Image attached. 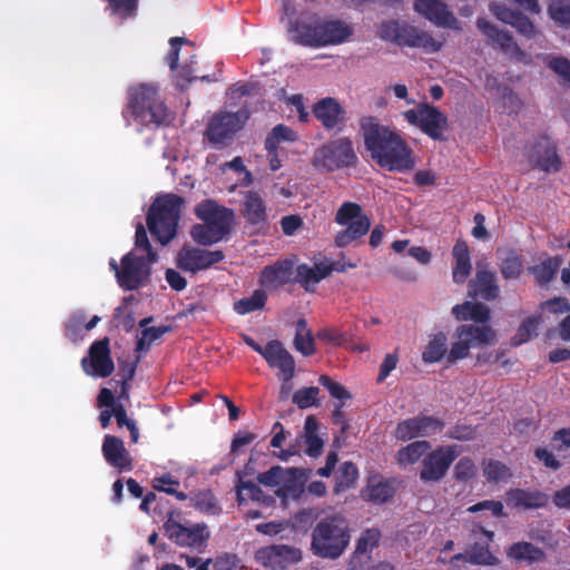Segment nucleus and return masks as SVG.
I'll list each match as a JSON object with an SVG mask.
<instances>
[{
    "mask_svg": "<svg viewBox=\"0 0 570 570\" xmlns=\"http://www.w3.org/2000/svg\"><path fill=\"white\" fill-rule=\"evenodd\" d=\"M540 315H532L524 318L519 325L517 333L511 338L513 346H520L529 342L533 336L538 334V327L541 323Z\"/></svg>",
    "mask_w": 570,
    "mask_h": 570,
    "instance_id": "obj_47",
    "label": "nucleus"
},
{
    "mask_svg": "<svg viewBox=\"0 0 570 570\" xmlns=\"http://www.w3.org/2000/svg\"><path fill=\"white\" fill-rule=\"evenodd\" d=\"M382 533L376 528L365 529L356 540L354 551L372 554L380 544Z\"/></svg>",
    "mask_w": 570,
    "mask_h": 570,
    "instance_id": "obj_50",
    "label": "nucleus"
},
{
    "mask_svg": "<svg viewBox=\"0 0 570 570\" xmlns=\"http://www.w3.org/2000/svg\"><path fill=\"white\" fill-rule=\"evenodd\" d=\"M356 161L357 156L351 139L347 137L328 141L316 149L313 157V166L327 171L354 166Z\"/></svg>",
    "mask_w": 570,
    "mask_h": 570,
    "instance_id": "obj_7",
    "label": "nucleus"
},
{
    "mask_svg": "<svg viewBox=\"0 0 570 570\" xmlns=\"http://www.w3.org/2000/svg\"><path fill=\"white\" fill-rule=\"evenodd\" d=\"M476 27L492 42V45L498 46L502 52L510 55L518 61L525 59V52L514 41L509 31L499 29L485 18H479L476 20Z\"/></svg>",
    "mask_w": 570,
    "mask_h": 570,
    "instance_id": "obj_21",
    "label": "nucleus"
},
{
    "mask_svg": "<svg viewBox=\"0 0 570 570\" xmlns=\"http://www.w3.org/2000/svg\"><path fill=\"white\" fill-rule=\"evenodd\" d=\"M452 314L458 321H473L484 326L490 320L491 311L483 303L464 302L453 306Z\"/></svg>",
    "mask_w": 570,
    "mask_h": 570,
    "instance_id": "obj_39",
    "label": "nucleus"
},
{
    "mask_svg": "<svg viewBox=\"0 0 570 570\" xmlns=\"http://www.w3.org/2000/svg\"><path fill=\"white\" fill-rule=\"evenodd\" d=\"M164 531L169 540L181 547L197 548L203 546L209 538V532L205 524L185 527L174 520L173 512L164 523Z\"/></svg>",
    "mask_w": 570,
    "mask_h": 570,
    "instance_id": "obj_15",
    "label": "nucleus"
},
{
    "mask_svg": "<svg viewBox=\"0 0 570 570\" xmlns=\"http://www.w3.org/2000/svg\"><path fill=\"white\" fill-rule=\"evenodd\" d=\"M316 336L318 340L332 343L335 346H342L347 342V335L334 327L321 328Z\"/></svg>",
    "mask_w": 570,
    "mask_h": 570,
    "instance_id": "obj_61",
    "label": "nucleus"
},
{
    "mask_svg": "<svg viewBox=\"0 0 570 570\" xmlns=\"http://www.w3.org/2000/svg\"><path fill=\"white\" fill-rule=\"evenodd\" d=\"M561 264L562 259L559 256L548 257L539 265L531 267L530 272L540 286H546L556 277Z\"/></svg>",
    "mask_w": 570,
    "mask_h": 570,
    "instance_id": "obj_42",
    "label": "nucleus"
},
{
    "mask_svg": "<svg viewBox=\"0 0 570 570\" xmlns=\"http://www.w3.org/2000/svg\"><path fill=\"white\" fill-rule=\"evenodd\" d=\"M318 394L320 389L317 386L298 389L293 394V403L302 410L311 406H318Z\"/></svg>",
    "mask_w": 570,
    "mask_h": 570,
    "instance_id": "obj_53",
    "label": "nucleus"
},
{
    "mask_svg": "<svg viewBox=\"0 0 570 570\" xmlns=\"http://www.w3.org/2000/svg\"><path fill=\"white\" fill-rule=\"evenodd\" d=\"M483 475L489 483L508 482L512 478L511 469L503 462L489 459L482 462Z\"/></svg>",
    "mask_w": 570,
    "mask_h": 570,
    "instance_id": "obj_46",
    "label": "nucleus"
},
{
    "mask_svg": "<svg viewBox=\"0 0 570 570\" xmlns=\"http://www.w3.org/2000/svg\"><path fill=\"white\" fill-rule=\"evenodd\" d=\"M431 444L429 441H414L403 448L396 453V461L400 465H409L416 463L429 450Z\"/></svg>",
    "mask_w": 570,
    "mask_h": 570,
    "instance_id": "obj_44",
    "label": "nucleus"
},
{
    "mask_svg": "<svg viewBox=\"0 0 570 570\" xmlns=\"http://www.w3.org/2000/svg\"><path fill=\"white\" fill-rule=\"evenodd\" d=\"M294 264L289 259L278 261L265 266L261 272L259 284L266 288H276L294 281Z\"/></svg>",
    "mask_w": 570,
    "mask_h": 570,
    "instance_id": "obj_31",
    "label": "nucleus"
},
{
    "mask_svg": "<svg viewBox=\"0 0 570 570\" xmlns=\"http://www.w3.org/2000/svg\"><path fill=\"white\" fill-rule=\"evenodd\" d=\"M193 505L205 513L216 514L220 512V507L215 494L210 490L198 492L191 498Z\"/></svg>",
    "mask_w": 570,
    "mask_h": 570,
    "instance_id": "obj_52",
    "label": "nucleus"
},
{
    "mask_svg": "<svg viewBox=\"0 0 570 570\" xmlns=\"http://www.w3.org/2000/svg\"><path fill=\"white\" fill-rule=\"evenodd\" d=\"M248 119L249 111L246 108H240L236 112L219 111L209 119L205 138L215 147L225 145L245 126Z\"/></svg>",
    "mask_w": 570,
    "mask_h": 570,
    "instance_id": "obj_9",
    "label": "nucleus"
},
{
    "mask_svg": "<svg viewBox=\"0 0 570 570\" xmlns=\"http://www.w3.org/2000/svg\"><path fill=\"white\" fill-rule=\"evenodd\" d=\"M401 27H402V23H400L395 20L383 22L380 26L379 36L383 40L393 41V42L397 43Z\"/></svg>",
    "mask_w": 570,
    "mask_h": 570,
    "instance_id": "obj_63",
    "label": "nucleus"
},
{
    "mask_svg": "<svg viewBox=\"0 0 570 570\" xmlns=\"http://www.w3.org/2000/svg\"><path fill=\"white\" fill-rule=\"evenodd\" d=\"M364 145L372 160L381 168L395 173H409L415 167L413 149L390 127L373 116L360 121Z\"/></svg>",
    "mask_w": 570,
    "mask_h": 570,
    "instance_id": "obj_1",
    "label": "nucleus"
},
{
    "mask_svg": "<svg viewBox=\"0 0 570 570\" xmlns=\"http://www.w3.org/2000/svg\"><path fill=\"white\" fill-rule=\"evenodd\" d=\"M318 383L325 387L333 399H336L338 403H344L346 400L352 399V394L342 384L333 381L328 375L322 374L318 377Z\"/></svg>",
    "mask_w": 570,
    "mask_h": 570,
    "instance_id": "obj_57",
    "label": "nucleus"
},
{
    "mask_svg": "<svg viewBox=\"0 0 570 570\" xmlns=\"http://www.w3.org/2000/svg\"><path fill=\"white\" fill-rule=\"evenodd\" d=\"M470 538L473 541L466 550L470 561L476 564L493 566L497 558L490 551V543L494 539V532L474 524L470 530Z\"/></svg>",
    "mask_w": 570,
    "mask_h": 570,
    "instance_id": "obj_22",
    "label": "nucleus"
},
{
    "mask_svg": "<svg viewBox=\"0 0 570 570\" xmlns=\"http://www.w3.org/2000/svg\"><path fill=\"white\" fill-rule=\"evenodd\" d=\"M236 498L239 505L244 504L247 499L262 503L265 507L274 504L275 499L264 491L253 481H244L240 471L236 472Z\"/></svg>",
    "mask_w": 570,
    "mask_h": 570,
    "instance_id": "obj_35",
    "label": "nucleus"
},
{
    "mask_svg": "<svg viewBox=\"0 0 570 570\" xmlns=\"http://www.w3.org/2000/svg\"><path fill=\"white\" fill-rule=\"evenodd\" d=\"M351 541L348 520L340 513L327 515L312 531L311 549L323 559H338Z\"/></svg>",
    "mask_w": 570,
    "mask_h": 570,
    "instance_id": "obj_2",
    "label": "nucleus"
},
{
    "mask_svg": "<svg viewBox=\"0 0 570 570\" xmlns=\"http://www.w3.org/2000/svg\"><path fill=\"white\" fill-rule=\"evenodd\" d=\"M335 223L346 226L338 232L334 243L336 247L343 248L364 236L370 227V218L363 214L362 207L353 202L343 203L335 214Z\"/></svg>",
    "mask_w": 570,
    "mask_h": 570,
    "instance_id": "obj_5",
    "label": "nucleus"
},
{
    "mask_svg": "<svg viewBox=\"0 0 570 570\" xmlns=\"http://www.w3.org/2000/svg\"><path fill=\"white\" fill-rule=\"evenodd\" d=\"M395 481L387 479L380 481L375 484H370L367 488L368 500L376 504H383L394 497L395 493Z\"/></svg>",
    "mask_w": 570,
    "mask_h": 570,
    "instance_id": "obj_49",
    "label": "nucleus"
},
{
    "mask_svg": "<svg viewBox=\"0 0 570 570\" xmlns=\"http://www.w3.org/2000/svg\"><path fill=\"white\" fill-rule=\"evenodd\" d=\"M454 337L456 341L451 344L446 355L449 364L465 358L473 346L491 344L495 338V333L489 325L476 326L470 324L458 326Z\"/></svg>",
    "mask_w": 570,
    "mask_h": 570,
    "instance_id": "obj_8",
    "label": "nucleus"
},
{
    "mask_svg": "<svg viewBox=\"0 0 570 570\" xmlns=\"http://www.w3.org/2000/svg\"><path fill=\"white\" fill-rule=\"evenodd\" d=\"M183 204V197L166 194L157 197L150 205L146 223L150 234L161 245H167L175 238Z\"/></svg>",
    "mask_w": 570,
    "mask_h": 570,
    "instance_id": "obj_4",
    "label": "nucleus"
},
{
    "mask_svg": "<svg viewBox=\"0 0 570 570\" xmlns=\"http://www.w3.org/2000/svg\"><path fill=\"white\" fill-rule=\"evenodd\" d=\"M314 116L324 128L334 129L345 120V110L341 104L332 97L323 98L314 105Z\"/></svg>",
    "mask_w": 570,
    "mask_h": 570,
    "instance_id": "obj_33",
    "label": "nucleus"
},
{
    "mask_svg": "<svg viewBox=\"0 0 570 570\" xmlns=\"http://www.w3.org/2000/svg\"><path fill=\"white\" fill-rule=\"evenodd\" d=\"M112 14L127 19L135 17L139 0H106Z\"/></svg>",
    "mask_w": 570,
    "mask_h": 570,
    "instance_id": "obj_56",
    "label": "nucleus"
},
{
    "mask_svg": "<svg viewBox=\"0 0 570 570\" xmlns=\"http://www.w3.org/2000/svg\"><path fill=\"white\" fill-rule=\"evenodd\" d=\"M190 236L195 243L200 246H210L219 243L228 236L224 232H218L217 228L203 224H195L190 229Z\"/></svg>",
    "mask_w": 570,
    "mask_h": 570,
    "instance_id": "obj_41",
    "label": "nucleus"
},
{
    "mask_svg": "<svg viewBox=\"0 0 570 570\" xmlns=\"http://www.w3.org/2000/svg\"><path fill=\"white\" fill-rule=\"evenodd\" d=\"M294 347L304 356L315 353V341L305 318H299L295 325Z\"/></svg>",
    "mask_w": 570,
    "mask_h": 570,
    "instance_id": "obj_43",
    "label": "nucleus"
},
{
    "mask_svg": "<svg viewBox=\"0 0 570 570\" xmlns=\"http://www.w3.org/2000/svg\"><path fill=\"white\" fill-rule=\"evenodd\" d=\"M86 315L82 312L72 314L66 323V336L72 341L80 338L85 331Z\"/></svg>",
    "mask_w": 570,
    "mask_h": 570,
    "instance_id": "obj_58",
    "label": "nucleus"
},
{
    "mask_svg": "<svg viewBox=\"0 0 570 570\" xmlns=\"http://www.w3.org/2000/svg\"><path fill=\"white\" fill-rule=\"evenodd\" d=\"M81 366L88 375L108 377L115 370L110 355L109 338L96 341L89 347L88 357H83Z\"/></svg>",
    "mask_w": 570,
    "mask_h": 570,
    "instance_id": "obj_16",
    "label": "nucleus"
},
{
    "mask_svg": "<svg viewBox=\"0 0 570 570\" xmlns=\"http://www.w3.org/2000/svg\"><path fill=\"white\" fill-rule=\"evenodd\" d=\"M333 271L343 272L344 267H336L334 263L321 261L309 266L305 263L296 267L294 282L298 283L305 291L309 292L311 285L320 283L332 274Z\"/></svg>",
    "mask_w": 570,
    "mask_h": 570,
    "instance_id": "obj_28",
    "label": "nucleus"
},
{
    "mask_svg": "<svg viewBox=\"0 0 570 570\" xmlns=\"http://www.w3.org/2000/svg\"><path fill=\"white\" fill-rule=\"evenodd\" d=\"M256 559L265 567L283 569L287 564L297 562L301 559V552L285 544H273L261 548L256 552Z\"/></svg>",
    "mask_w": 570,
    "mask_h": 570,
    "instance_id": "obj_26",
    "label": "nucleus"
},
{
    "mask_svg": "<svg viewBox=\"0 0 570 570\" xmlns=\"http://www.w3.org/2000/svg\"><path fill=\"white\" fill-rule=\"evenodd\" d=\"M550 18L562 27H570V2L556 0L548 7Z\"/></svg>",
    "mask_w": 570,
    "mask_h": 570,
    "instance_id": "obj_54",
    "label": "nucleus"
},
{
    "mask_svg": "<svg viewBox=\"0 0 570 570\" xmlns=\"http://www.w3.org/2000/svg\"><path fill=\"white\" fill-rule=\"evenodd\" d=\"M358 476V470L353 462H343L335 476L336 491L351 488Z\"/></svg>",
    "mask_w": 570,
    "mask_h": 570,
    "instance_id": "obj_51",
    "label": "nucleus"
},
{
    "mask_svg": "<svg viewBox=\"0 0 570 570\" xmlns=\"http://www.w3.org/2000/svg\"><path fill=\"white\" fill-rule=\"evenodd\" d=\"M456 458L455 445L438 446L423 458L420 479L425 483L441 481Z\"/></svg>",
    "mask_w": 570,
    "mask_h": 570,
    "instance_id": "obj_11",
    "label": "nucleus"
},
{
    "mask_svg": "<svg viewBox=\"0 0 570 570\" xmlns=\"http://www.w3.org/2000/svg\"><path fill=\"white\" fill-rule=\"evenodd\" d=\"M267 302V294L263 289H255L248 297H243L234 302V312L238 315H246L265 307Z\"/></svg>",
    "mask_w": 570,
    "mask_h": 570,
    "instance_id": "obj_45",
    "label": "nucleus"
},
{
    "mask_svg": "<svg viewBox=\"0 0 570 570\" xmlns=\"http://www.w3.org/2000/svg\"><path fill=\"white\" fill-rule=\"evenodd\" d=\"M184 43L193 45L188 39L181 37H173L169 39L170 51L167 55L166 60L170 70H176L178 68L179 51Z\"/></svg>",
    "mask_w": 570,
    "mask_h": 570,
    "instance_id": "obj_62",
    "label": "nucleus"
},
{
    "mask_svg": "<svg viewBox=\"0 0 570 570\" xmlns=\"http://www.w3.org/2000/svg\"><path fill=\"white\" fill-rule=\"evenodd\" d=\"M397 45L422 48L429 52H438L442 49L443 41L435 40L429 32L414 26L402 23Z\"/></svg>",
    "mask_w": 570,
    "mask_h": 570,
    "instance_id": "obj_29",
    "label": "nucleus"
},
{
    "mask_svg": "<svg viewBox=\"0 0 570 570\" xmlns=\"http://www.w3.org/2000/svg\"><path fill=\"white\" fill-rule=\"evenodd\" d=\"M522 268L521 257L512 252L503 259L500 272L504 279H514L520 277Z\"/></svg>",
    "mask_w": 570,
    "mask_h": 570,
    "instance_id": "obj_55",
    "label": "nucleus"
},
{
    "mask_svg": "<svg viewBox=\"0 0 570 570\" xmlns=\"http://www.w3.org/2000/svg\"><path fill=\"white\" fill-rule=\"evenodd\" d=\"M195 215L203 223L230 234L235 220L234 210L219 205L214 199H204L195 207Z\"/></svg>",
    "mask_w": 570,
    "mask_h": 570,
    "instance_id": "obj_17",
    "label": "nucleus"
},
{
    "mask_svg": "<svg viewBox=\"0 0 570 570\" xmlns=\"http://www.w3.org/2000/svg\"><path fill=\"white\" fill-rule=\"evenodd\" d=\"M403 116L410 125L417 127L429 138L446 140L444 134L449 130V119L435 106L421 102L416 108L404 111Z\"/></svg>",
    "mask_w": 570,
    "mask_h": 570,
    "instance_id": "obj_6",
    "label": "nucleus"
},
{
    "mask_svg": "<svg viewBox=\"0 0 570 570\" xmlns=\"http://www.w3.org/2000/svg\"><path fill=\"white\" fill-rule=\"evenodd\" d=\"M448 336L443 332L429 335L428 344L422 352V361L425 364L441 362L448 355Z\"/></svg>",
    "mask_w": 570,
    "mask_h": 570,
    "instance_id": "obj_40",
    "label": "nucleus"
},
{
    "mask_svg": "<svg viewBox=\"0 0 570 570\" xmlns=\"http://www.w3.org/2000/svg\"><path fill=\"white\" fill-rule=\"evenodd\" d=\"M128 109L134 120L141 126H163L170 121V112L161 99L158 88L141 83L129 91Z\"/></svg>",
    "mask_w": 570,
    "mask_h": 570,
    "instance_id": "obj_3",
    "label": "nucleus"
},
{
    "mask_svg": "<svg viewBox=\"0 0 570 570\" xmlns=\"http://www.w3.org/2000/svg\"><path fill=\"white\" fill-rule=\"evenodd\" d=\"M453 473L456 481H468L475 476L476 466L471 458L463 456L454 465Z\"/></svg>",
    "mask_w": 570,
    "mask_h": 570,
    "instance_id": "obj_59",
    "label": "nucleus"
},
{
    "mask_svg": "<svg viewBox=\"0 0 570 570\" xmlns=\"http://www.w3.org/2000/svg\"><path fill=\"white\" fill-rule=\"evenodd\" d=\"M414 10L441 28L460 30V23L448 4L441 0H415Z\"/></svg>",
    "mask_w": 570,
    "mask_h": 570,
    "instance_id": "obj_20",
    "label": "nucleus"
},
{
    "mask_svg": "<svg viewBox=\"0 0 570 570\" xmlns=\"http://www.w3.org/2000/svg\"><path fill=\"white\" fill-rule=\"evenodd\" d=\"M299 470L296 468L284 469L279 465L272 466L269 470L259 473L257 480L266 487H279L276 494L286 497L287 493L297 491V478Z\"/></svg>",
    "mask_w": 570,
    "mask_h": 570,
    "instance_id": "obj_23",
    "label": "nucleus"
},
{
    "mask_svg": "<svg viewBox=\"0 0 570 570\" xmlns=\"http://www.w3.org/2000/svg\"><path fill=\"white\" fill-rule=\"evenodd\" d=\"M507 558L519 563L533 564L543 562L547 554L541 548L531 542L519 541L507 549Z\"/></svg>",
    "mask_w": 570,
    "mask_h": 570,
    "instance_id": "obj_36",
    "label": "nucleus"
},
{
    "mask_svg": "<svg viewBox=\"0 0 570 570\" xmlns=\"http://www.w3.org/2000/svg\"><path fill=\"white\" fill-rule=\"evenodd\" d=\"M353 33V28L342 20H323L322 19V40L320 43L325 46L340 45L346 41Z\"/></svg>",
    "mask_w": 570,
    "mask_h": 570,
    "instance_id": "obj_38",
    "label": "nucleus"
},
{
    "mask_svg": "<svg viewBox=\"0 0 570 570\" xmlns=\"http://www.w3.org/2000/svg\"><path fill=\"white\" fill-rule=\"evenodd\" d=\"M271 367L281 371L282 380L287 382L293 379L295 372V361L291 353L283 346L278 340L269 341L264 346V356Z\"/></svg>",
    "mask_w": 570,
    "mask_h": 570,
    "instance_id": "obj_24",
    "label": "nucleus"
},
{
    "mask_svg": "<svg viewBox=\"0 0 570 570\" xmlns=\"http://www.w3.org/2000/svg\"><path fill=\"white\" fill-rule=\"evenodd\" d=\"M101 451L107 463L119 472L132 470V458L120 438L111 434L105 435Z\"/></svg>",
    "mask_w": 570,
    "mask_h": 570,
    "instance_id": "obj_27",
    "label": "nucleus"
},
{
    "mask_svg": "<svg viewBox=\"0 0 570 570\" xmlns=\"http://www.w3.org/2000/svg\"><path fill=\"white\" fill-rule=\"evenodd\" d=\"M529 164L544 173H557L561 169V158L557 145L548 136H540L525 153Z\"/></svg>",
    "mask_w": 570,
    "mask_h": 570,
    "instance_id": "obj_13",
    "label": "nucleus"
},
{
    "mask_svg": "<svg viewBox=\"0 0 570 570\" xmlns=\"http://www.w3.org/2000/svg\"><path fill=\"white\" fill-rule=\"evenodd\" d=\"M318 421L314 415H308L304 423V432L303 434L297 438L296 443L293 445H289L287 449L282 450L278 458L281 460H288L291 456L296 455L299 453V443L301 440L305 444V454H307L311 458H318L323 451L324 441L318 435Z\"/></svg>",
    "mask_w": 570,
    "mask_h": 570,
    "instance_id": "obj_18",
    "label": "nucleus"
},
{
    "mask_svg": "<svg viewBox=\"0 0 570 570\" xmlns=\"http://www.w3.org/2000/svg\"><path fill=\"white\" fill-rule=\"evenodd\" d=\"M372 566V554L353 551L347 560V570H368Z\"/></svg>",
    "mask_w": 570,
    "mask_h": 570,
    "instance_id": "obj_64",
    "label": "nucleus"
},
{
    "mask_svg": "<svg viewBox=\"0 0 570 570\" xmlns=\"http://www.w3.org/2000/svg\"><path fill=\"white\" fill-rule=\"evenodd\" d=\"M240 213L250 226L264 225L267 222L266 204L256 190L244 194Z\"/></svg>",
    "mask_w": 570,
    "mask_h": 570,
    "instance_id": "obj_34",
    "label": "nucleus"
},
{
    "mask_svg": "<svg viewBox=\"0 0 570 570\" xmlns=\"http://www.w3.org/2000/svg\"><path fill=\"white\" fill-rule=\"evenodd\" d=\"M225 254L220 249L208 250L184 245L176 256V265L184 272L197 273L223 262Z\"/></svg>",
    "mask_w": 570,
    "mask_h": 570,
    "instance_id": "obj_12",
    "label": "nucleus"
},
{
    "mask_svg": "<svg viewBox=\"0 0 570 570\" xmlns=\"http://www.w3.org/2000/svg\"><path fill=\"white\" fill-rule=\"evenodd\" d=\"M489 9L498 20L505 24H510L523 37L528 39L534 37V23L521 11L510 9L507 6L497 2L490 3Z\"/></svg>",
    "mask_w": 570,
    "mask_h": 570,
    "instance_id": "obj_25",
    "label": "nucleus"
},
{
    "mask_svg": "<svg viewBox=\"0 0 570 570\" xmlns=\"http://www.w3.org/2000/svg\"><path fill=\"white\" fill-rule=\"evenodd\" d=\"M289 32L296 43L307 47H323L318 40L322 37V19L313 16L308 20H296L291 24Z\"/></svg>",
    "mask_w": 570,
    "mask_h": 570,
    "instance_id": "obj_30",
    "label": "nucleus"
},
{
    "mask_svg": "<svg viewBox=\"0 0 570 570\" xmlns=\"http://www.w3.org/2000/svg\"><path fill=\"white\" fill-rule=\"evenodd\" d=\"M154 255L150 259L129 252L121 257L118 284L125 291H136L145 285L151 275V265L155 264Z\"/></svg>",
    "mask_w": 570,
    "mask_h": 570,
    "instance_id": "obj_10",
    "label": "nucleus"
},
{
    "mask_svg": "<svg viewBox=\"0 0 570 570\" xmlns=\"http://www.w3.org/2000/svg\"><path fill=\"white\" fill-rule=\"evenodd\" d=\"M135 249L146 252V256H144V258L150 259V255L153 254L155 262L158 259V255L153 249L145 226L141 223L136 225Z\"/></svg>",
    "mask_w": 570,
    "mask_h": 570,
    "instance_id": "obj_60",
    "label": "nucleus"
},
{
    "mask_svg": "<svg viewBox=\"0 0 570 570\" xmlns=\"http://www.w3.org/2000/svg\"><path fill=\"white\" fill-rule=\"evenodd\" d=\"M499 294L495 273L487 264L478 263L474 277L468 284L469 297L490 302L498 298Z\"/></svg>",
    "mask_w": 570,
    "mask_h": 570,
    "instance_id": "obj_19",
    "label": "nucleus"
},
{
    "mask_svg": "<svg viewBox=\"0 0 570 570\" xmlns=\"http://www.w3.org/2000/svg\"><path fill=\"white\" fill-rule=\"evenodd\" d=\"M505 502L517 509H539L548 504L549 495L539 490L515 488L505 493Z\"/></svg>",
    "mask_w": 570,
    "mask_h": 570,
    "instance_id": "obj_32",
    "label": "nucleus"
},
{
    "mask_svg": "<svg viewBox=\"0 0 570 570\" xmlns=\"http://www.w3.org/2000/svg\"><path fill=\"white\" fill-rule=\"evenodd\" d=\"M445 423L435 417L424 414L400 421L394 430L393 436L397 441H410L416 438L432 436L442 431Z\"/></svg>",
    "mask_w": 570,
    "mask_h": 570,
    "instance_id": "obj_14",
    "label": "nucleus"
},
{
    "mask_svg": "<svg viewBox=\"0 0 570 570\" xmlns=\"http://www.w3.org/2000/svg\"><path fill=\"white\" fill-rule=\"evenodd\" d=\"M452 256L454 259V267L452 271L453 282L455 284H463L466 282L472 269L470 250L464 240H456L452 248Z\"/></svg>",
    "mask_w": 570,
    "mask_h": 570,
    "instance_id": "obj_37",
    "label": "nucleus"
},
{
    "mask_svg": "<svg viewBox=\"0 0 570 570\" xmlns=\"http://www.w3.org/2000/svg\"><path fill=\"white\" fill-rule=\"evenodd\" d=\"M296 139L297 135L292 128L283 124H279L275 126L272 129V131L267 135L264 145L267 153L273 154L277 151L281 141L293 142Z\"/></svg>",
    "mask_w": 570,
    "mask_h": 570,
    "instance_id": "obj_48",
    "label": "nucleus"
}]
</instances>
